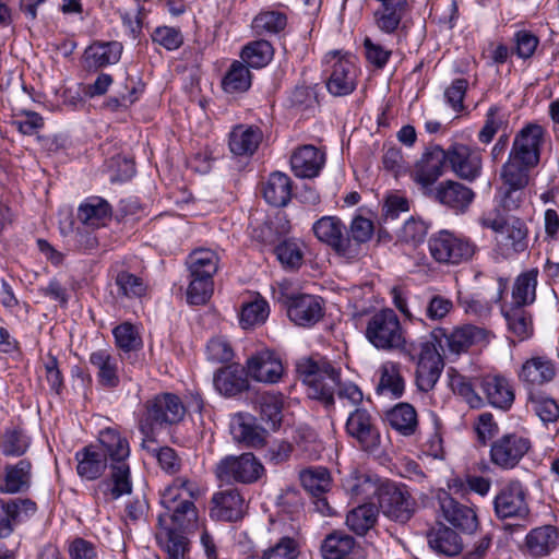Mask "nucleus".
<instances>
[{
  "label": "nucleus",
  "mask_w": 559,
  "mask_h": 559,
  "mask_svg": "<svg viewBox=\"0 0 559 559\" xmlns=\"http://www.w3.org/2000/svg\"><path fill=\"white\" fill-rule=\"evenodd\" d=\"M297 372L308 386V395L321 401L326 407L334 405V394L342 401L356 406L362 402L364 394L353 382H342L340 369L325 358H302L297 362Z\"/></svg>",
  "instance_id": "f257e3e1"
},
{
  "label": "nucleus",
  "mask_w": 559,
  "mask_h": 559,
  "mask_svg": "<svg viewBox=\"0 0 559 559\" xmlns=\"http://www.w3.org/2000/svg\"><path fill=\"white\" fill-rule=\"evenodd\" d=\"M98 441L103 448L100 451L111 461L110 477L96 485L94 497L98 501L109 503L132 491L130 466L127 463L130 447L128 440L114 428L102 430Z\"/></svg>",
  "instance_id": "f03ea898"
},
{
  "label": "nucleus",
  "mask_w": 559,
  "mask_h": 559,
  "mask_svg": "<svg viewBox=\"0 0 559 559\" xmlns=\"http://www.w3.org/2000/svg\"><path fill=\"white\" fill-rule=\"evenodd\" d=\"M544 136L545 130L537 123L523 127L514 136L502 170H507L510 178L522 182L524 176H530L531 169L539 164Z\"/></svg>",
  "instance_id": "7ed1b4c3"
},
{
  "label": "nucleus",
  "mask_w": 559,
  "mask_h": 559,
  "mask_svg": "<svg viewBox=\"0 0 559 559\" xmlns=\"http://www.w3.org/2000/svg\"><path fill=\"white\" fill-rule=\"evenodd\" d=\"M37 512V504L29 498H0V559H16L20 539L16 528Z\"/></svg>",
  "instance_id": "20e7f679"
},
{
  "label": "nucleus",
  "mask_w": 559,
  "mask_h": 559,
  "mask_svg": "<svg viewBox=\"0 0 559 559\" xmlns=\"http://www.w3.org/2000/svg\"><path fill=\"white\" fill-rule=\"evenodd\" d=\"M186 408L179 396L162 393L148 399L139 417V430L151 438L156 430L176 425L185 417Z\"/></svg>",
  "instance_id": "39448f33"
},
{
  "label": "nucleus",
  "mask_w": 559,
  "mask_h": 559,
  "mask_svg": "<svg viewBox=\"0 0 559 559\" xmlns=\"http://www.w3.org/2000/svg\"><path fill=\"white\" fill-rule=\"evenodd\" d=\"M365 335L376 348L382 350L402 348L406 342L401 321L392 309L373 313L368 320Z\"/></svg>",
  "instance_id": "423d86ee"
},
{
  "label": "nucleus",
  "mask_w": 559,
  "mask_h": 559,
  "mask_svg": "<svg viewBox=\"0 0 559 559\" xmlns=\"http://www.w3.org/2000/svg\"><path fill=\"white\" fill-rule=\"evenodd\" d=\"M428 249L436 262L457 265L469 261L477 247L468 238L443 229L430 236Z\"/></svg>",
  "instance_id": "0eeeda50"
},
{
  "label": "nucleus",
  "mask_w": 559,
  "mask_h": 559,
  "mask_svg": "<svg viewBox=\"0 0 559 559\" xmlns=\"http://www.w3.org/2000/svg\"><path fill=\"white\" fill-rule=\"evenodd\" d=\"M216 478L226 484L239 483L250 485L257 483L265 474V468L251 452L223 457L214 468Z\"/></svg>",
  "instance_id": "6e6552de"
},
{
  "label": "nucleus",
  "mask_w": 559,
  "mask_h": 559,
  "mask_svg": "<svg viewBox=\"0 0 559 559\" xmlns=\"http://www.w3.org/2000/svg\"><path fill=\"white\" fill-rule=\"evenodd\" d=\"M325 85L329 93L333 96L352 94L357 85V68L353 58L331 51L325 56Z\"/></svg>",
  "instance_id": "1a4fd4ad"
},
{
  "label": "nucleus",
  "mask_w": 559,
  "mask_h": 559,
  "mask_svg": "<svg viewBox=\"0 0 559 559\" xmlns=\"http://www.w3.org/2000/svg\"><path fill=\"white\" fill-rule=\"evenodd\" d=\"M528 491L519 479L503 484L493 499L498 519H525L530 514Z\"/></svg>",
  "instance_id": "9d476101"
},
{
  "label": "nucleus",
  "mask_w": 559,
  "mask_h": 559,
  "mask_svg": "<svg viewBox=\"0 0 559 559\" xmlns=\"http://www.w3.org/2000/svg\"><path fill=\"white\" fill-rule=\"evenodd\" d=\"M378 501L383 514L395 522L406 523L414 515L416 502L404 486L382 483Z\"/></svg>",
  "instance_id": "9b49d317"
},
{
  "label": "nucleus",
  "mask_w": 559,
  "mask_h": 559,
  "mask_svg": "<svg viewBox=\"0 0 559 559\" xmlns=\"http://www.w3.org/2000/svg\"><path fill=\"white\" fill-rule=\"evenodd\" d=\"M531 449V441L516 433H506L490 445V462L503 469L510 471L519 465Z\"/></svg>",
  "instance_id": "f8f14e48"
},
{
  "label": "nucleus",
  "mask_w": 559,
  "mask_h": 559,
  "mask_svg": "<svg viewBox=\"0 0 559 559\" xmlns=\"http://www.w3.org/2000/svg\"><path fill=\"white\" fill-rule=\"evenodd\" d=\"M484 337V330L474 325H463L454 328L448 332L443 328H436L430 333V340L437 345L438 350L445 354L459 355L466 352L472 345Z\"/></svg>",
  "instance_id": "ddd939ff"
},
{
  "label": "nucleus",
  "mask_w": 559,
  "mask_h": 559,
  "mask_svg": "<svg viewBox=\"0 0 559 559\" xmlns=\"http://www.w3.org/2000/svg\"><path fill=\"white\" fill-rule=\"evenodd\" d=\"M345 430L366 452H376L381 442V436L376 418L365 408H356L349 413Z\"/></svg>",
  "instance_id": "4468645a"
},
{
  "label": "nucleus",
  "mask_w": 559,
  "mask_h": 559,
  "mask_svg": "<svg viewBox=\"0 0 559 559\" xmlns=\"http://www.w3.org/2000/svg\"><path fill=\"white\" fill-rule=\"evenodd\" d=\"M284 305L289 320L298 326H313L324 314L323 300L316 295L293 294L285 297Z\"/></svg>",
  "instance_id": "2eb2a0df"
},
{
  "label": "nucleus",
  "mask_w": 559,
  "mask_h": 559,
  "mask_svg": "<svg viewBox=\"0 0 559 559\" xmlns=\"http://www.w3.org/2000/svg\"><path fill=\"white\" fill-rule=\"evenodd\" d=\"M428 195L454 214H465L475 199L472 188L455 180L440 182L429 189Z\"/></svg>",
  "instance_id": "dca6fc26"
},
{
  "label": "nucleus",
  "mask_w": 559,
  "mask_h": 559,
  "mask_svg": "<svg viewBox=\"0 0 559 559\" xmlns=\"http://www.w3.org/2000/svg\"><path fill=\"white\" fill-rule=\"evenodd\" d=\"M448 165V150L440 145H429L417 160L412 177L423 189L431 186L443 175Z\"/></svg>",
  "instance_id": "f3484780"
},
{
  "label": "nucleus",
  "mask_w": 559,
  "mask_h": 559,
  "mask_svg": "<svg viewBox=\"0 0 559 559\" xmlns=\"http://www.w3.org/2000/svg\"><path fill=\"white\" fill-rule=\"evenodd\" d=\"M443 367V359L437 345L428 341L420 343L416 368L417 388L423 392L431 391L438 382Z\"/></svg>",
  "instance_id": "a211bd4d"
},
{
  "label": "nucleus",
  "mask_w": 559,
  "mask_h": 559,
  "mask_svg": "<svg viewBox=\"0 0 559 559\" xmlns=\"http://www.w3.org/2000/svg\"><path fill=\"white\" fill-rule=\"evenodd\" d=\"M299 479L305 490L312 496L316 511L324 516L332 515L333 509L324 497L332 487L329 469L322 466L308 467L299 473Z\"/></svg>",
  "instance_id": "6ab92c4d"
},
{
  "label": "nucleus",
  "mask_w": 559,
  "mask_h": 559,
  "mask_svg": "<svg viewBox=\"0 0 559 559\" xmlns=\"http://www.w3.org/2000/svg\"><path fill=\"white\" fill-rule=\"evenodd\" d=\"M448 165L459 178L472 182L481 174V152L478 148L455 143L448 148Z\"/></svg>",
  "instance_id": "aec40b11"
},
{
  "label": "nucleus",
  "mask_w": 559,
  "mask_h": 559,
  "mask_svg": "<svg viewBox=\"0 0 559 559\" xmlns=\"http://www.w3.org/2000/svg\"><path fill=\"white\" fill-rule=\"evenodd\" d=\"M160 503L166 510L162 515L170 527H176L178 532L187 534L198 527V510L192 500L162 497Z\"/></svg>",
  "instance_id": "412c9836"
},
{
  "label": "nucleus",
  "mask_w": 559,
  "mask_h": 559,
  "mask_svg": "<svg viewBox=\"0 0 559 559\" xmlns=\"http://www.w3.org/2000/svg\"><path fill=\"white\" fill-rule=\"evenodd\" d=\"M33 483V463L29 459H21L15 463L5 464L0 476V492L4 495L26 493Z\"/></svg>",
  "instance_id": "4be33fe9"
},
{
  "label": "nucleus",
  "mask_w": 559,
  "mask_h": 559,
  "mask_svg": "<svg viewBox=\"0 0 559 559\" xmlns=\"http://www.w3.org/2000/svg\"><path fill=\"white\" fill-rule=\"evenodd\" d=\"M210 515L212 519L236 522L246 512L245 498L237 488H227L215 492L211 500Z\"/></svg>",
  "instance_id": "5701e85b"
},
{
  "label": "nucleus",
  "mask_w": 559,
  "mask_h": 559,
  "mask_svg": "<svg viewBox=\"0 0 559 559\" xmlns=\"http://www.w3.org/2000/svg\"><path fill=\"white\" fill-rule=\"evenodd\" d=\"M442 516L455 528L472 534L478 527V519L474 509L462 504L443 491L438 496Z\"/></svg>",
  "instance_id": "b1692460"
},
{
  "label": "nucleus",
  "mask_w": 559,
  "mask_h": 559,
  "mask_svg": "<svg viewBox=\"0 0 559 559\" xmlns=\"http://www.w3.org/2000/svg\"><path fill=\"white\" fill-rule=\"evenodd\" d=\"M187 533L178 532L165 523L164 515L158 516L155 538L159 548L165 552V559H189L190 540Z\"/></svg>",
  "instance_id": "393cba45"
},
{
  "label": "nucleus",
  "mask_w": 559,
  "mask_h": 559,
  "mask_svg": "<svg viewBox=\"0 0 559 559\" xmlns=\"http://www.w3.org/2000/svg\"><path fill=\"white\" fill-rule=\"evenodd\" d=\"M281 359L271 350H261L247 360V374L264 383H276L283 376Z\"/></svg>",
  "instance_id": "a878e982"
},
{
  "label": "nucleus",
  "mask_w": 559,
  "mask_h": 559,
  "mask_svg": "<svg viewBox=\"0 0 559 559\" xmlns=\"http://www.w3.org/2000/svg\"><path fill=\"white\" fill-rule=\"evenodd\" d=\"M324 164V152L311 144L298 147L290 157L292 170L300 178L317 177Z\"/></svg>",
  "instance_id": "bb28decb"
},
{
  "label": "nucleus",
  "mask_w": 559,
  "mask_h": 559,
  "mask_svg": "<svg viewBox=\"0 0 559 559\" xmlns=\"http://www.w3.org/2000/svg\"><path fill=\"white\" fill-rule=\"evenodd\" d=\"M316 237L346 259V225L336 216H323L312 226Z\"/></svg>",
  "instance_id": "cd10ccee"
},
{
  "label": "nucleus",
  "mask_w": 559,
  "mask_h": 559,
  "mask_svg": "<svg viewBox=\"0 0 559 559\" xmlns=\"http://www.w3.org/2000/svg\"><path fill=\"white\" fill-rule=\"evenodd\" d=\"M374 226L372 221L360 215L352 219L349 227L345 231L346 259H357L361 253L364 246L372 238Z\"/></svg>",
  "instance_id": "c85d7f7f"
},
{
  "label": "nucleus",
  "mask_w": 559,
  "mask_h": 559,
  "mask_svg": "<svg viewBox=\"0 0 559 559\" xmlns=\"http://www.w3.org/2000/svg\"><path fill=\"white\" fill-rule=\"evenodd\" d=\"M481 389L491 406L502 411L511 408L514 402V392L506 377L488 374L481 380Z\"/></svg>",
  "instance_id": "c756f323"
},
{
  "label": "nucleus",
  "mask_w": 559,
  "mask_h": 559,
  "mask_svg": "<svg viewBox=\"0 0 559 559\" xmlns=\"http://www.w3.org/2000/svg\"><path fill=\"white\" fill-rule=\"evenodd\" d=\"M76 473L86 480L99 478L107 468L105 454L94 444H90L75 453Z\"/></svg>",
  "instance_id": "7c9ffc66"
},
{
  "label": "nucleus",
  "mask_w": 559,
  "mask_h": 559,
  "mask_svg": "<svg viewBox=\"0 0 559 559\" xmlns=\"http://www.w3.org/2000/svg\"><path fill=\"white\" fill-rule=\"evenodd\" d=\"M90 364L96 369L97 382L107 390L120 384L118 359L107 349H98L90 355Z\"/></svg>",
  "instance_id": "2f4dec72"
},
{
  "label": "nucleus",
  "mask_w": 559,
  "mask_h": 559,
  "mask_svg": "<svg viewBox=\"0 0 559 559\" xmlns=\"http://www.w3.org/2000/svg\"><path fill=\"white\" fill-rule=\"evenodd\" d=\"M408 11V0H396L393 3H380V7L373 12L374 25L384 34H394Z\"/></svg>",
  "instance_id": "473e14b6"
},
{
  "label": "nucleus",
  "mask_w": 559,
  "mask_h": 559,
  "mask_svg": "<svg viewBox=\"0 0 559 559\" xmlns=\"http://www.w3.org/2000/svg\"><path fill=\"white\" fill-rule=\"evenodd\" d=\"M555 376V364L546 356H534L527 359L519 372L520 380L531 386L548 383Z\"/></svg>",
  "instance_id": "72a5a7b5"
},
{
  "label": "nucleus",
  "mask_w": 559,
  "mask_h": 559,
  "mask_svg": "<svg viewBox=\"0 0 559 559\" xmlns=\"http://www.w3.org/2000/svg\"><path fill=\"white\" fill-rule=\"evenodd\" d=\"M122 49V44L116 40L93 43L84 52L87 69L97 70L117 63L121 58Z\"/></svg>",
  "instance_id": "f704fd0d"
},
{
  "label": "nucleus",
  "mask_w": 559,
  "mask_h": 559,
  "mask_svg": "<svg viewBox=\"0 0 559 559\" xmlns=\"http://www.w3.org/2000/svg\"><path fill=\"white\" fill-rule=\"evenodd\" d=\"M263 133L259 127L238 124L229 133L230 152L238 156L252 155L259 147Z\"/></svg>",
  "instance_id": "c9c22d12"
},
{
  "label": "nucleus",
  "mask_w": 559,
  "mask_h": 559,
  "mask_svg": "<svg viewBox=\"0 0 559 559\" xmlns=\"http://www.w3.org/2000/svg\"><path fill=\"white\" fill-rule=\"evenodd\" d=\"M343 486L353 499L364 501L376 495L379 497L382 483L377 476L355 469L345 478Z\"/></svg>",
  "instance_id": "e433bc0d"
},
{
  "label": "nucleus",
  "mask_w": 559,
  "mask_h": 559,
  "mask_svg": "<svg viewBox=\"0 0 559 559\" xmlns=\"http://www.w3.org/2000/svg\"><path fill=\"white\" fill-rule=\"evenodd\" d=\"M260 419L266 429L275 431L281 427L283 419L284 399L281 393L261 392L255 400Z\"/></svg>",
  "instance_id": "4c0bfd02"
},
{
  "label": "nucleus",
  "mask_w": 559,
  "mask_h": 559,
  "mask_svg": "<svg viewBox=\"0 0 559 559\" xmlns=\"http://www.w3.org/2000/svg\"><path fill=\"white\" fill-rule=\"evenodd\" d=\"M214 385L221 394L235 396L249 388L247 371L235 365L224 367L215 373Z\"/></svg>",
  "instance_id": "58836bf2"
},
{
  "label": "nucleus",
  "mask_w": 559,
  "mask_h": 559,
  "mask_svg": "<svg viewBox=\"0 0 559 559\" xmlns=\"http://www.w3.org/2000/svg\"><path fill=\"white\" fill-rule=\"evenodd\" d=\"M262 192L270 205L285 206L292 199L293 181L286 174L274 171L269 176Z\"/></svg>",
  "instance_id": "ea45409f"
},
{
  "label": "nucleus",
  "mask_w": 559,
  "mask_h": 559,
  "mask_svg": "<svg viewBox=\"0 0 559 559\" xmlns=\"http://www.w3.org/2000/svg\"><path fill=\"white\" fill-rule=\"evenodd\" d=\"M503 186L499 189L498 206L504 212H513L520 209L524 200V188L528 185L530 176H524L521 182L508 176L507 170L501 169Z\"/></svg>",
  "instance_id": "a19ab883"
},
{
  "label": "nucleus",
  "mask_w": 559,
  "mask_h": 559,
  "mask_svg": "<svg viewBox=\"0 0 559 559\" xmlns=\"http://www.w3.org/2000/svg\"><path fill=\"white\" fill-rule=\"evenodd\" d=\"M112 209L110 204L100 197L85 199L78 209L79 219L86 226L98 228L110 219Z\"/></svg>",
  "instance_id": "79ce46f5"
},
{
  "label": "nucleus",
  "mask_w": 559,
  "mask_h": 559,
  "mask_svg": "<svg viewBox=\"0 0 559 559\" xmlns=\"http://www.w3.org/2000/svg\"><path fill=\"white\" fill-rule=\"evenodd\" d=\"M558 531L552 525L533 528L525 538L527 550L534 557L549 555L558 546Z\"/></svg>",
  "instance_id": "37998d69"
},
{
  "label": "nucleus",
  "mask_w": 559,
  "mask_h": 559,
  "mask_svg": "<svg viewBox=\"0 0 559 559\" xmlns=\"http://www.w3.org/2000/svg\"><path fill=\"white\" fill-rule=\"evenodd\" d=\"M266 430V427H259L253 418L243 415H239L231 424L234 439L250 448H260L264 444Z\"/></svg>",
  "instance_id": "c03bdc74"
},
{
  "label": "nucleus",
  "mask_w": 559,
  "mask_h": 559,
  "mask_svg": "<svg viewBox=\"0 0 559 559\" xmlns=\"http://www.w3.org/2000/svg\"><path fill=\"white\" fill-rule=\"evenodd\" d=\"M390 426L404 437L415 435L418 428V416L409 403H399L386 413Z\"/></svg>",
  "instance_id": "a18cd8bd"
},
{
  "label": "nucleus",
  "mask_w": 559,
  "mask_h": 559,
  "mask_svg": "<svg viewBox=\"0 0 559 559\" xmlns=\"http://www.w3.org/2000/svg\"><path fill=\"white\" fill-rule=\"evenodd\" d=\"M218 262L217 253L204 248L192 251L187 259L190 276H202L211 280L218 270Z\"/></svg>",
  "instance_id": "49530a36"
},
{
  "label": "nucleus",
  "mask_w": 559,
  "mask_h": 559,
  "mask_svg": "<svg viewBox=\"0 0 559 559\" xmlns=\"http://www.w3.org/2000/svg\"><path fill=\"white\" fill-rule=\"evenodd\" d=\"M379 509L376 504L365 502L348 511L346 525L355 534L362 536L377 523Z\"/></svg>",
  "instance_id": "de8ad7c7"
},
{
  "label": "nucleus",
  "mask_w": 559,
  "mask_h": 559,
  "mask_svg": "<svg viewBox=\"0 0 559 559\" xmlns=\"http://www.w3.org/2000/svg\"><path fill=\"white\" fill-rule=\"evenodd\" d=\"M31 447V438L20 427H9L0 435V453L5 457H21Z\"/></svg>",
  "instance_id": "09e8293b"
},
{
  "label": "nucleus",
  "mask_w": 559,
  "mask_h": 559,
  "mask_svg": "<svg viewBox=\"0 0 559 559\" xmlns=\"http://www.w3.org/2000/svg\"><path fill=\"white\" fill-rule=\"evenodd\" d=\"M405 383L395 364L388 362L380 368L377 393L391 399H399L404 393Z\"/></svg>",
  "instance_id": "8fccbe9b"
},
{
  "label": "nucleus",
  "mask_w": 559,
  "mask_h": 559,
  "mask_svg": "<svg viewBox=\"0 0 559 559\" xmlns=\"http://www.w3.org/2000/svg\"><path fill=\"white\" fill-rule=\"evenodd\" d=\"M252 83L249 68L241 61L235 60L222 80V87L228 94L247 92Z\"/></svg>",
  "instance_id": "3c124183"
},
{
  "label": "nucleus",
  "mask_w": 559,
  "mask_h": 559,
  "mask_svg": "<svg viewBox=\"0 0 559 559\" xmlns=\"http://www.w3.org/2000/svg\"><path fill=\"white\" fill-rule=\"evenodd\" d=\"M538 270L531 269L521 273L513 285V306H527L535 301Z\"/></svg>",
  "instance_id": "603ef678"
},
{
  "label": "nucleus",
  "mask_w": 559,
  "mask_h": 559,
  "mask_svg": "<svg viewBox=\"0 0 559 559\" xmlns=\"http://www.w3.org/2000/svg\"><path fill=\"white\" fill-rule=\"evenodd\" d=\"M354 546L355 539L352 536L343 532H333L324 538L321 552L324 559H348L346 556Z\"/></svg>",
  "instance_id": "864d4df0"
},
{
  "label": "nucleus",
  "mask_w": 559,
  "mask_h": 559,
  "mask_svg": "<svg viewBox=\"0 0 559 559\" xmlns=\"http://www.w3.org/2000/svg\"><path fill=\"white\" fill-rule=\"evenodd\" d=\"M430 547L438 554L454 557L462 551L463 545L456 532L442 527L429 536Z\"/></svg>",
  "instance_id": "5fc2aeb1"
},
{
  "label": "nucleus",
  "mask_w": 559,
  "mask_h": 559,
  "mask_svg": "<svg viewBox=\"0 0 559 559\" xmlns=\"http://www.w3.org/2000/svg\"><path fill=\"white\" fill-rule=\"evenodd\" d=\"M240 57L248 68L260 69L272 60L273 47L266 40H255L243 47Z\"/></svg>",
  "instance_id": "6e6d98bb"
},
{
  "label": "nucleus",
  "mask_w": 559,
  "mask_h": 559,
  "mask_svg": "<svg viewBox=\"0 0 559 559\" xmlns=\"http://www.w3.org/2000/svg\"><path fill=\"white\" fill-rule=\"evenodd\" d=\"M203 495V490L198 481L186 476L176 477L173 483L164 490L163 498H174L177 500H198Z\"/></svg>",
  "instance_id": "4d7b16f0"
},
{
  "label": "nucleus",
  "mask_w": 559,
  "mask_h": 559,
  "mask_svg": "<svg viewBox=\"0 0 559 559\" xmlns=\"http://www.w3.org/2000/svg\"><path fill=\"white\" fill-rule=\"evenodd\" d=\"M509 330L520 340H525L533 332L531 314L522 306H512L504 311Z\"/></svg>",
  "instance_id": "13d9d810"
},
{
  "label": "nucleus",
  "mask_w": 559,
  "mask_h": 559,
  "mask_svg": "<svg viewBox=\"0 0 559 559\" xmlns=\"http://www.w3.org/2000/svg\"><path fill=\"white\" fill-rule=\"evenodd\" d=\"M287 25V16L280 11H262L252 21V28L258 35L277 34Z\"/></svg>",
  "instance_id": "bf43d9fd"
},
{
  "label": "nucleus",
  "mask_w": 559,
  "mask_h": 559,
  "mask_svg": "<svg viewBox=\"0 0 559 559\" xmlns=\"http://www.w3.org/2000/svg\"><path fill=\"white\" fill-rule=\"evenodd\" d=\"M187 288V302L192 306L205 305L213 295L214 282L202 276H190Z\"/></svg>",
  "instance_id": "052dcab7"
},
{
  "label": "nucleus",
  "mask_w": 559,
  "mask_h": 559,
  "mask_svg": "<svg viewBox=\"0 0 559 559\" xmlns=\"http://www.w3.org/2000/svg\"><path fill=\"white\" fill-rule=\"evenodd\" d=\"M115 283L118 287V294L129 299L141 298L145 295L147 288L142 277L128 271L118 272Z\"/></svg>",
  "instance_id": "680f3d73"
},
{
  "label": "nucleus",
  "mask_w": 559,
  "mask_h": 559,
  "mask_svg": "<svg viewBox=\"0 0 559 559\" xmlns=\"http://www.w3.org/2000/svg\"><path fill=\"white\" fill-rule=\"evenodd\" d=\"M270 314V307L266 300L257 298L246 304L240 312V324L243 329L263 324Z\"/></svg>",
  "instance_id": "e2e57ef3"
},
{
  "label": "nucleus",
  "mask_w": 559,
  "mask_h": 559,
  "mask_svg": "<svg viewBox=\"0 0 559 559\" xmlns=\"http://www.w3.org/2000/svg\"><path fill=\"white\" fill-rule=\"evenodd\" d=\"M501 233L506 234L504 246L508 248V250H511L514 253H519L526 249L527 228L523 221L513 218L510 223H508Z\"/></svg>",
  "instance_id": "0e129e2a"
},
{
  "label": "nucleus",
  "mask_w": 559,
  "mask_h": 559,
  "mask_svg": "<svg viewBox=\"0 0 559 559\" xmlns=\"http://www.w3.org/2000/svg\"><path fill=\"white\" fill-rule=\"evenodd\" d=\"M116 345L124 354L139 350L142 347V338L131 323H122L112 331Z\"/></svg>",
  "instance_id": "69168bd1"
},
{
  "label": "nucleus",
  "mask_w": 559,
  "mask_h": 559,
  "mask_svg": "<svg viewBox=\"0 0 559 559\" xmlns=\"http://www.w3.org/2000/svg\"><path fill=\"white\" fill-rule=\"evenodd\" d=\"M275 254L283 266L297 269L301 265L304 254L299 243L293 239L280 242L275 247Z\"/></svg>",
  "instance_id": "338daca9"
},
{
  "label": "nucleus",
  "mask_w": 559,
  "mask_h": 559,
  "mask_svg": "<svg viewBox=\"0 0 559 559\" xmlns=\"http://www.w3.org/2000/svg\"><path fill=\"white\" fill-rule=\"evenodd\" d=\"M265 559H297L299 556V546L296 539L284 536L273 546L264 550Z\"/></svg>",
  "instance_id": "774afa93"
}]
</instances>
